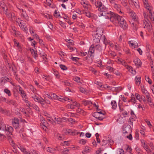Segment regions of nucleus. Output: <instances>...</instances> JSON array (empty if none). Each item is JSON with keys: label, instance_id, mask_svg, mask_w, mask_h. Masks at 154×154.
<instances>
[{"label": "nucleus", "instance_id": "obj_1", "mask_svg": "<svg viewBox=\"0 0 154 154\" xmlns=\"http://www.w3.org/2000/svg\"><path fill=\"white\" fill-rule=\"evenodd\" d=\"M95 5L96 8H98V10L100 11L98 16L99 17L103 16L106 18H107V15H109L112 11L109 9L104 5H103L101 2L97 1L95 3Z\"/></svg>", "mask_w": 154, "mask_h": 154}, {"label": "nucleus", "instance_id": "obj_2", "mask_svg": "<svg viewBox=\"0 0 154 154\" xmlns=\"http://www.w3.org/2000/svg\"><path fill=\"white\" fill-rule=\"evenodd\" d=\"M145 8L149 13V18L154 23V12H152V7L150 6L148 3V0H142Z\"/></svg>", "mask_w": 154, "mask_h": 154}, {"label": "nucleus", "instance_id": "obj_3", "mask_svg": "<svg viewBox=\"0 0 154 154\" xmlns=\"http://www.w3.org/2000/svg\"><path fill=\"white\" fill-rule=\"evenodd\" d=\"M107 18H110V21L115 25L117 24L119 21L122 17V16H119L117 14H115L112 12L109 15H107Z\"/></svg>", "mask_w": 154, "mask_h": 154}, {"label": "nucleus", "instance_id": "obj_4", "mask_svg": "<svg viewBox=\"0 0 154 154\" xmlns=\"http://www.w3.org/2000/svg\"><path fill=\"white\" fill-rule=\"evenodd\" d=\"M145 16H146V14H144L145 19L143 21V26L144 28H146L148 31L150 32H151L152 26L149 18H146Z\"/></svg>", "mask_w": 154, "mask_h": 154}, {"label": "nucleus", "instance_id": "obj_5", "mask_svg": "<svg viewBox=\"0 0 154 154\" xmlns=\"http://www.w3.org/2000/svg\"><path fill=\"white\" fill-rule=\"evenodd\" d=\"M12 124L13 127L16 130L19 129L20 127L19 120L17 118H14L12 119Z\"/></svg>", "mask_w": 154, "mask_h": 154}, {"label": "nucleus", "instance_id": "obj_6", "mask_svg": "<svg viewBox=\"0 0 154 154\" xmlns=\"http://www.w3.org/2000/svg\"><path fill=\"white\" fill-rule=\"evenodd\" d=\"M63 132L66 135H78L80 133L79 132H76L75 130H72L70 129H65L63 130Z\"/></svg>", "mask_w": 154, "mask_h": 154}, {"label": "nucleus", "instance_id": "obj_7", "mask_svg": "<svg viewBox=\"0 0 154 154\" xmlns=\"http://www.w3.org/2000/svg\"><path fill=\"white\" fill-rule=\"evenodd\" d=\"M127 12L128 13L130 16L132 17V19H133L134 21H137L138 20L137 17L136 16L135 13L133 11L131 10L130 8H128L127 9Z\"/></svg>", "mask_w": 154, "mask_h": 154}, {"label": "nucleus", "instance_id": "obj_8", "mask_svg": "<svg viewBox=\"0 0 154 154\" xmlns=\"http://www.w3.org/2000/svg\"><path fill=\"white\" fill-rule=\"evenodd\" d=\"M94 52V45H92L90 48L88 52V54L90 56L91 61H93L94 55L93 54Z\"/></svg>", "mask_w": 154, "mask_h": 154}, {"label": "nucleus", "instance_id": "obj_9", "mask_svg": "<svg viewBox=\"0 0 154 154\" xmlns=\"http://www.w3.org/2000/svg\"><path fill=\"white\" fill-rule=\"evenodd\" d=\"M118 23L119 24L120 26L124 29H126L127 28L128 25L126 22L124 18L122 17Z\"/></svg>", "mask_w": 154, "mask_h": 154}, {"label": "nucleus", "instance_id": "obj_10", "mask_svg": "<svg viewBox=\"0 0 154 154\" xmlns=\"http://www.w3.org/2000/svg\"><path fill=\"white\" fill-rule=\"evenodd\" d=\"M0 5L5 11V14L6 15H8L9 17L12 16V14L11 13H8L7 12L8 9L6 6V5L3 2H0Z\"/></svg>", "mask_w": 154, "mask_h": 154}, {"label": "nucleus", "instance_id": "obj_11", "mask_svg": "<svg viewBox=\"0 0 154 154\" xmlns=\"http://www.w3.org/2000/svg\"><path fill=\"white\" fill-rule=\"evenodd\" d=\"M103 28L100 27H98L96 29L95 33L102 36V38H104L105 41L106 39L105 36L104 35L102 36L103 35Z\"/></svg>", "mask_w": 154, "mask_h": 154}, {"label": "nucleus", "instance_id": "obj_12", "mask_svg": "<svg viewBox=\"0 0 154 154\" xmlns=\"http://www.w3.org/2000/svg\"><path fill=\"white\" fill-rule=\"evenodd\" d=\"M5 129L3 131H8L9 133V134H11V135H12V133L13 131V128L11 126L8 125H6L5 126Z\"/></svg>", "mask_w": 154, "mask_h": 154}, {"label": "nucleus", "instance_id": "obj_13", "mask_svg": "<svg viewBox=\"0 0 154 154\" xmlns=\"http://www.w3.org/2000/svg\"><path fill=\"white\" fill-rule=\"evenodd\" d=\"M101 36L95 33L93 36V42L94 43H98L100 41Z\"/></svg>", "mask_w": 154, "mask_h": 154}, {"label": "nucleus", "instance_id": "obj_14", "mask_svg": "<svg viewBox=\"0 0 154 154\" xmlns=\"http://www.w3.org/2000/svg\"><path fill=\"white\" fill-rule=\"evenodd\" d=\"M135 65L137 66L138 67H140L142 64V62L138 58H136L134 60Z\"/></svg>", "mask_w": 154, "mask_h": 154}, {"label": "nucleus", "instance_id": "obj_15", "mask_svg": "<svg viewBox=\"0 0 154 154\" xmlns=\"http://www.w3.org/2000/svg\"><path fill=\"white\" fill-rule=\"evenodd\" d=\"M19 24L20 28L23 31L26 32L28 30V29L26 26V25L25 23L20 22L19 23Z\"/></svg>", "mask_w": 154, "mask_h": 154}, {"label": "nucleus", "instance_id": "obj_16", "mask_svg": "<svg viewBox=\"0 0 154 154\" xmlns=\"http://www.w3.org/2000/svg\"><path fill=\"white\" fill-rule=\"evenodd\" d=\"M113 6L114 8L116 9L119 13H123L121 10V6L119 5L116 4L113 5Z\"/></svg>", "mask_w": 154, "mask_h": 154}, {"label": "nucleus", "instance_id": "obj_17", "mask_svg": "<svg viewBox=\"0 0 154 154\" xmlns=\"http://www.w3.org/2000/svg\"><path fill=\"white\" fill-rule=\"evenodd\" d=\"M130 126H127L125 128H123V133L124 134L130 133L131 132V129Z\"/></svg>", "mask_w": 154, "mask_h": 154}, {"label": "nucleus", "instance_id": "obj_18", "mask_svg": "<svg viewBox=\"0 0 154 154\" xmlns=\"http://www.w3.org/2000/svg\"><path fill=\"white\" fill-rule=\"evenodd\" d=\"M6 103L9 105H12L14 106H16L17 105V103L16 101L13 100H7Z\"/></svg>", "mask_w": 154, "mask_h": 154}, {"label": "nucleus", "instance_id": "obj_19", "mask_svg": "<svg viewBox=\"0 0 154 154\" xmlns=\"http://www.w3.org/2000/svg\"><path fill=\"white\" fill-rule=\"evenodd\" d=\"M4 122V121L2 118H0V130H3L4 129L6 126Z\"/></svg>", "mask_w": 154, "mask_h": 154}, {"label": "nucleus", "instance_id": "obj_20", "mask_svg": "<svg viewBox=\"0 0 154 154\" xmlns=\"http://www.w3.org/2000/svg\"><path fill=\"white\" fill-rule=\"evenodd\" d=\"M30 51L33 57L35 58L36 59L38 57V54L36 50L30 48Z\"/></svg>", "mask_w": 154, "mask_h": 154}, {"label": "nucleus", "instance_id": "obj_21", "mask_svg": "<svg viewBox=\"0 0 154 154\" xmlns=\"http://www.w3.org/2000/svg\"><path fill=\"white\" fill-rule=\"evenodd\" d=\"M134 80L136 84L139 85L141 82V77L139 76H137L135 77Z\"/></svg>", "mask_w": 154, "mask_h": 154}, {"label": "nucleus", "instance_id": "obj_22", "mask_svg": "<svg viewBox=\"0 0 154 154\" xmlns=\"http://www.w3.org/2000/svg\"><path fill=\"white\" fill-rule=\"evenodd\" d=\"M18 147L21 151L23 152L25 154H35L32 152H26V149L20 146H18Z\"/></svg>", "mask_w": 154, "mask_h": 154}, {"label": "nucleus", "instance_id": "obj_23", "mask_svg": "<svg viewBox=\"0 0 154 154\" xmlns=\"http://www.w3.org/2000/svg\"><path fill=\"white\" fill-rule=\"evenodd\" d=\"M132 5L133 4L137 9L140 8V6L138 4V2L137 0H131Z\"/></svg>", "mask_w": 154, "mask_h": 154}, {"label": "nucleus", "instance_id": "obj_24", "mask_svg": "<svg viewBox=\"0 0 154 154\" xmlns=\"http://www.w3.org/2000/svg\"><path fill=\"white\" fill-rule=\"evenodd\" d=\"M47 151L50 153H54L56 151V149L54 148L48 147L47 149Z\"/></svg>", "mask_w": 154, "mask_h": 154}, {"label": "nucleus", "instance_id": "obj_25", "mask_svg": "<svg viewBox=\"0 0 154 154\" xmlns=\"http://www.w3.org/2000/svg\"><path fill=\"white\" fill-rule=\"evenodd\" d=\"M81 4L83 5V7L85 8H88L89 6V5L88 2L87 1H82L81 2Z\"/></svg>", "mask_w": 154, "mask_h": 154}, {"label": "nucleus", "instance_id": "obj_26", "mask_svg": "<svg viewBox=\"0 0 154 154\" xmlns=\"http://www.w3.org/2000/svg\"><path fill=\"white\" fill-rule=\"evenodd\" d=\"M120 61L122 63V64L125 66L126 68L128 69L129 71L131 69H132V68L131 66L128 65H126V63L123 60H122V61L120 60Z\"/></svg>", "mask_w": 154, "mask_h": 154}, {"label": "nucleus", "instance_id": "obj_27", "mask_svg": "<svg viewBox=\"0 0 154 154\" xmlns=\"http://www.w3.org/2000/svg\"><path fill=\"white\" fill-rule=\"evenodd\" d=\"M55 137L58 140H62L63 139V137L59 134H55Z\"/></svg>", "mask_w": 154, "mask_h": 154}, {"label": "nucleus", "instance_id": "obj_28", "mask_svg": "<svg viewBox=\"0 0 154 154\" xmlns=\"http://www.w3.org/2000/svg\"><path fill=\"white\" fill-rule=\"evenodd\" d=\"M73 79L74 80L77 82L78 83L79 85H81L82 84L79 77L76 76L74 77Z\"/></svg>", "mask_w": 154, "mask_h": 154}, {"label": "nucleus", "instance_id": "obj_29", "mask_svg": "<svg viewBox=\"0 0 154 154\" xmlns=\"http://www.w3.org/2000/svg\"><path fill=\"white\" fill-rule=\"evenodd\" d=\"M111 103L112 106V108L114 109H115L117 107V103L116 101L115 100H112Z\"/></svg>", "mask_w": 154, "mask_h": 154}, {"label": "nucleus", "instance_id": "obj_30", "mask_svg": "<svg viewBox=\"0 0 154 154\" xmlns=\"http://www.w3.org/2000/svg\"><path fill=\"white\" fill-rule=\"evenodd\" d=\"M31 97L33 99L34 101L35 102H38V101L39 100L40 98L38 96H37L36 95L34 94L33 95L32 94L31 95Z\"/></svg>", "mask_w": 154, "mask_h": 154}, {"label": "nucleus", "instance_id": "obj_31", "mask_svg": "<svg viewBox=\"0 0 154 154\" xmlns=\"http://www.w3.org/2000/svg\"><path fill=\"white\" fill-rule=\"evenodd\" d=\"M130 101L133 104H135L136 103V100L134 95L133 94H132L131 95V99L130 100Z\"/></svg>", "mask_w": 154, "mask_h": 154}, {"label": "nucleus", "instance_id": "obj_32", "mask_svg": "<svg viewBox=\"0 0 154 154\" xmlns=\"http://www.w3.org/2000/svg\"><path fill=\"white\" fill-rule=\"evenodd\" d=\"M129 44L130 46L132 47H134V48L137 47L138 46L137 44L133 42L132 41H130L129 42Z\"/></svg>", "mask_w": 154, "mask_h": 154}, {"label": "nucleus", "instance_id": "obj_33", "mask_svg": "<svg viewBox=\"0 0 154 154\" xmlns=\"http://www.w3.org/2000/svg\"><path fill=\"white\" fill-rule=\"evenodd\" d=\"M84 61L88 60V62L89 63H91L92 61H91V59L90 56L88 55L87 56L85 57L83 59Z\"/></svg>", "mask_w": 154, "mask_h": 154}, {"label": "nucleus", "instance_id": "obj_34", "mask_svg": "<svg viewBox=\"0 0 154 154\" xmlns=\"http://www.w3.org/2000/svg\"><path fill=\"white\" fill-rule=\"evenodd\" d=\"M62 83L66 86H71V83L68 81L65 80H64V81H62Z\"/></svg>", "mask_w": 154, "mask_h": 154}, {"label": "nucleus", "instance_id": "obj_35", "mask_svg": "<svg viewBox=\"0 0 154 154\" xmlns=\"http://www.w3.org/2000/svg\"><path fill=\"white\" fill-rule=\"evenodd\" d=\"M82 103L84 105L86 106L90 104H92V102L91 101L84 100L82 101Z\"/></svg>", "mask_w": 154, "mask_h": 154}, {"label": "nucleus", "instance_id": "obj_36", "mask_svg": "<svg viewBox=\"0 0 154 154\" xmlns=\"http://www.w3.org/2000/svg\"><path fill=\"white\" fill-rule=\"evenodd\" d=\"M21 15L27 21L29 20V17L27 14L26 13V12L24 13H21Z\"/></svg>", "mask_w": 154, "mask_h": 154}, {"label": "nucleus", "instance_id": "obj_37", "mask_svg": "<svg viewBox=\"0 0 154 154\" xmlns=\"http://www.w3.org/2000/svg\"><path fill=\"white\" fill-rule=\"evenodd\" d=\"M52 120L53 122H54L55 123L57 124H60L61 122L60 118H55L54 119H52Z\"/></svg>", "mask_w": 154, "mask_h": 154}, {"label": "nucleus", "instance_id": "obj_38", "mask_svg": "<svg viewBox=\"0 0 154 154\" xmlns=\"http://www.w3.org/2000/svg\"><path fill=\"white\" fill-rule=\"evenodd\" d=\"M38 102L39 103L42 105L43 106L45 104V100H44L42 98H40Z\"/></svg>", "mask_w": 154, "mask_h": 154}, {"label": "nucleus", "instance_id": "obj_39", "mask_svg": "<svg viewBox=\"0 0 154 154\" xmlns=\"http://www.w3.org/2000/svg\"><path fill=\"white\" fill-rule=\"evenodd\" d=\"M52 72L57 78H60V75H59V72L56 70L54 69L53 70Z\"/></svg>", "mask_w": 154, "mask_h": 154}, {"label": "nucleus", "instance_id": "obj_40", "mask_svg": "<svg viewBox=\"0 0 154 154\" xmlns=\"http://www.w3.org/2000/svg\"><path fill=\"white\" fill-rule=\"evenodd\" d=\"M110 142V141L109 140H103L102 141V146L105 145L107 143H109Z\"/></svg>", "mask_w": 154, "mask_h": 154}, {"label": "nucleus", "instance_id": "obj_41", "mask_svg": "<svg viewBox=\"0 0 154 154\" xmlns=\"http://www.w3.org/2000/svg\"><path fill=\"white\" fill-rule=\"evenodd\" d=\"M135 120V119L133 117H130L128 120V123L131 125H133V122Z\"/></svg>", "mask_w": 154, "mask_h": 154}, {"label": "nucleus", "instance_id": "obj_42", "mask_svg": "<svg viewBox=\"0 0 154 154\" xmlns=\"http://www.w3.org/2000/svg\"><path fill=\"white\" fill-rule=\"evenodd\" d=\"M84 14L86 15V16L88 17H90L92 16V14L90 13V12L88 11H86L84 12Z\"/></svg>", "mask_w": 154, "mask_h": 154}, {"label": "nucleus", "instance_id": "obj_43", "mask_svg": "<svg viewBox=\"0 0 154 154\" xmlns=\"http://www.w3.org/2000/svg\"><path fill=\"white\" fill-rule=\"evenodd\" d=\"M113 71L114 73L116 74L117 75L119 76L120 77L122 75V73L117 70H114Z\"/></svg>", "mask_w": 154, "mask_h": 154}, {"label": "nucleus", "instance_id": "obj_44", "mask_svg": "<svg viewBox=\"0 0 154 154\" xmlns=\"http://www.w3.org/2000/svg\"><path fill=\"white\" fill-rule=\"evenodd\" d=\"M4 91L5 93L8 94L9 96H10L11 95L10 91L7 89H5Z\"/></svg>", "mask_w": 154, "mask_h": 154}, {"label": "nucleus", "instance_id": "obj_45", "mask_svg": "<svg viewBox=\"0 0 154 154\" xmlns=\"http://www.w3.org/2000/svg\"><path fill=\"white\" fill-rule=\"evenodd\" d=\"M141 91L146 96L147 95H149V94L147 90L145 88L142 89L141 90Z\"/></svg>", "mask_w": 154, "mask_h": 154}, {"label": "nucleus", "instance_id": "obj_46", "mask_svg": "<svg viewBox=\"0 0 154 154\" xmlns=\"http://www.w3.org/2000/svg\"><path fill=\"white\" fill-rule=\"evenodd\" d=\"M135 96L136 98V99L139 100V101L140 102H141V99L140 97V95L138 94V93H136L135 94Z\"/></svg>", "mask_w": 154, "mask_h": 154}, {"label": "nucleus", "instance_id": "obj_47", "mask_svg": "<svg viewBox=\"0 0 154 154\" xmlns=\"http://www.w3.org/2000/svg\"><path fill=\"white\" fill-rule=\"evenodd\" d=\"M136 22H133L132 23L133 25V28L134 30H136L137 28V24Z\"/></svg>", "mask_w": 154, "mask_h": 154}, {"label": "nucleus", "instance_id": "obj_48", "mask_svg": "<svg viewBox=\"0 0 154 154\" xmlns=\"http://www.w3.org/2000/svg\"><path fill=\"white\" fill-rule=\"evenodd\" d=\"M69 152V150L68 149H64L61 152V154H68Z\"/></svg>", "mask_w": 154, "mask_h": 154}, {"label": "nucleus", "instance_id": "obj_49", "mask_svg": "<svg viewBox=\"0 0 154 154\" xmlns=\"http://www.w3.org/2000/svg\"><path fill=\"white\" fill-rule=\"evenodd\" d=\"M145 80L148 83L150 84H151L152 83V81L151 80L149 79V77L147 76H145Z\"/></svg>", "mask_w": 154, "mask_h": 154}, {"label": "nucleus", "instance_id": "obj_50", "mask_svg": "<svg viewBox=\"0 0 154 154\" xmlns=\"http://www.w3.org/2000/svg\"><path fill=\"white\" fill-rule=\"evenodd\" d=\"M117 154H124V152L122 149H119L117 151Z\"/></svg>", "mask_w": 154, "mask_h": 154}, {"label": "nucleus", "instance_id": "obj_51", "mask_svg": "<svg viewBox=\"0 0 154 154\" xmlns=\"http://www.w3.org/2000/svg\"><path fill=\"white\" fill-rule=\"evenodd\" d=\"M122 118H119V119H117V121L119 123L123 124L124 123V120L122 119Z\"/></svg>", "mask_w": 154, "mask_h": 154}, {"label": "nucleus", "instance_id": "obj_52", "mask_svg": "<svg viewBox=\"0 0 154 154\" xmlns=\"http://www.w3.org/2000/svg\"><path fill=\"white\" fill-rule=\"evenodd\" d=\"M89 148L88 146H86L84 150V151H82V152L83 154H84V152H88L89 151Z\"/></svg>", "mask_w": 154, "mask_h": 154}, {"label": "nucleus", "instance_id": "obj_53", "mask_svg": "<svg viewBox=\"0 0 154 154\" xmlns=\"http://www.w3.org/2000/svg\"><path fill=\"white\" fill-rule=\"evenodd\" d=\"M20 93L21 94V96L23 98H26V95L25 93V91L24 90H23L21 92H20Z\"/></svg>", "mask_w": 154, "mask_h": 154}, {"label": "nucleus", "instance_id": "obj_54", "mask_svg": "<svg viewBox=\"0 0 154 154\" xmlns=\"http://www.w3.org/2000/svg\"><path fill=\"white\" fill-rule=\"evenodd\" d=\"M30 88L32 91L34 93H35L36 92V89L32 85H30Z\"/></svg>", "mask_w": 154, "mask_h": 154}, {"label": "nucleus", "instance_id": "obj_55", "mask_svg": "<svg viewBox=\"0 0 154 154\" xmlns=\"http://www.w3.org/2000/svg\"><path fill=\"white\" fill-rule=\"evenodd\" d=\"M143 148L147 152H148V151H149V149H149V148L148 146L146 145V144H145V145H144L143 146Z\"/></svg>", "mask_w": 154, "mask_h": 154}, {"label": "nucleus", "instance_id": "obj_56", "mask_svg": "<svg viewBox=\"0 0 154 154\" xmlns=\"http://www.w3.org/2000/svg\"><path fill=\"white\" fill-rule=\"evenodd\" d=\"M6 138V137L3 134L0 133V140L3 141Z\"/></svg>", "mask_w": 154, "mask_h": 154}, {"label": "nucleus", "instance_id": "obj_57", "mask_svg": "<svg viewBox=\"0 0 154 154\" xmlns=\"http://www.w3.org/2000/svg\"><path fill=\"white\" fill-rule=\"evenodd\" d=\"M76 112H77L80 114L83 113L84 112L82 109L80 108H78L76 110Z\"/></svg>", "mask_w": 154, "mask_h": 154}, {"label": "nucleus", "instance_id": "obj_58", "mask_svg": "<svg viewBox=\"0 0 154 154\" xmlns=\"http://www.w3.org/2000/svg\"><path fill=\"white\" fill-rule=\"evenodd\" d=\"M66 107L68 109H74L75 108L72 104H68Z\"/></svg>", "mask_w": 154, "mask_h": 154}, {"label": "nucleus", "instance_id": "obj_59", "mask_svg": "<svg viewBox=\"0 0 154 154\" xmlns=\"http://www.w3.org/2000/svg\"><path fill=\"white\" fill-rule=\"evenodd\" d=\"M72 104L75 107V106L79 107L80 106V104L76 101L73 102Z\"/></svg>", "mask_w": 154, "mask_h": 154}, {"label": "nucleus", "instance_id": "obj_60", "mask_svg": "<svg viewBox=\"0 0 154 154\" xmlns=\"http://www.w3.org/2000/svg\"><path fill=\"white\" fill-rule=\"evenodd\" d=\"M121 3L124 6H126L127 5L126 0H121Z\"/></svg>", "mask_w": 154, "mask_h": 154}, {"label": "nucleus", "instance_id": "obj_61", "mask_svg": "<svg viewBox=\"0 0 154 154\" xmlns=\"http://www.w3.org/2000/svg\"><path fill=\"white\" fill-rule=\"evenodd\" d=\"M106 69L109 70V71H110L111 72H112V71H113V68L111 67V66H106Z\"/></svg>", "mask_w": 154, "mask_h": 154}, {"label": "nucleus", "instance_id": "obj_62", "mask_svg": "<svg viewBox=\"0 0 154 154\" xmlns=\"http://www.w3.org/2000/svg\"><path fill=\"white\" fill-rule=\"evenodd\" d=\"M114 48L116 50L119 51L121 49V47L120 46H119L118 45H115L114 47Z\"/></svg>", "mask_w": 154, "mask_h": 154}, {"label": "nucleus", "instance_id": "obj_63", "mask_svg": "<svg viewBox=\"0 0 154 154\" xmlns=\"http://www.w3.org/2000/svg\"><path fill=\"white\" fill-rule=\"evenodd\" d=\"M60 66L61 69L63 70H66L67 69V67L65 65L61 64L60 65Z\"/></svg>", "mask_w": 154, "mask_h": 154}, {"label": "nucleus", "instance_id": "obj_64", "mask_svg": "<svg viewBox=\"0 0 154 154\" xmlns=\"http://www.w3.org/2000/svg\"><path fill=\"white\" fill-rule=\"evenodd\" d=\"M121 100L124 102H127V98H125L123 95H121Z\"/></svg>", "mask_w": 154, "mask_h": 154}]
</instances>
